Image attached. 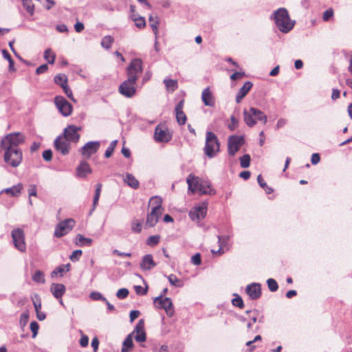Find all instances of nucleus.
<instances>
[{
  "mask_svg": "<svg viewBox=\"0 0 352 352\" xmlns=\"http://www.w3.org/2000/svg\"><path fill=\"white\" fill-rule=\"evenodd\" d=\"M100 147L99 141H90L86 143L80 150L81 154L86 157H89L91 155L97 152Z\"/></svg>",
  "mask_w": 352,
  "mask_h": 352,
  "instance_id": "f3484780",
  "label": "nucleus"
},
{
  "mask_svg": "<svg viewBox=\"0 0 352 352\" xmlns=\"http://www.w3.org/2000/svg\"><path fill=\"white\" fill-rule=\"evenodd\" d=\"M188 190L192 193L198 191L200 195H214L215 190L211 188V184L205 180H201L198 177L190 174L186 178Z\"/></svg>",
  "mask_w": 352,
  "mask_h": 352,
  "instance_id": "7ed1b4c3",
  "label": "nucleus"
},
{
  "mask_svg": "<svg viewBox=\"0 0 352 352\" xmlns=\"http://www.w3.org/2000/svg\"><path fill=\"white\" fill-rule=\"evenodd\" d=\"M30 327L31 331L32 332V338H35L36 336V335L38 334V329H39V325H38V322L36 321L31 322Z\"/></svg>",
  "mask_w": 352,
  "mask_h": 352,
  "instance_id": "864d4df0",
  "label": "nucleus"
},
{
  "mask_svg": "<svg viewBox=\"0 0 352 352\" xmlns=\"http://www.w3.org/2000/svg\"><path fill=\"white\" fill-rule=\"evenodd\" d=\"M246 293L252 300H256L261 296V286L260 283H253L247 285Z\"/></svg>",
  "mask_w": 352,
  "mask_h": 352,
  "instance_id": "6ab92c4d",
  "label": "nucleus"
},
{
  "mask_svg": "<svg viewBox=\"0 0 352 352\" xmlns=\"http://www.w3.org/2000/svg\"><path fill=\"white\" fill-rule=\"evenodd\" d=\"M124 182L133 189H138L140 186L138 180L131 173H126Z\"/></svg>",
  "mask_w": 352,
  "mask_h": 352,
  "instance_id": "a878e982",
  "label": "nucleus"
},
{
  "mask_svg": "<svg viewBox=\"0 0 352 352\" xmlns=\"http://www.w3.org/2000/svg\"><path fill=\"white\" fill-rule=\"evenodd\" d=\"M162 213L161 211H156V207L152 208L151 212L147 214L146 225L148 227L155 226Z\"/></svg>",
  "mask_w": 352,
  "mask_h": 352,
  "instance_id": "aec40b11",
  "label": "nucleus"
},
{
  "mask_svg": "<svg viewBox=\"0 0 352 352\" xmlns=\"http://www.w3.org/2000/svg\"><path fill=\"white\" fill-rule=\"evenodd\" d=\"M149 21L151 22L150 25H151V29H152V30L153 32V34L155 35V38L157 39V38H158V25H159V22L157 20L153 21L152 16H150Z\"/></svg>",
  "mask_w": 352,
  "mask_h": 352,
  "instance_id": "49530a36",
  "label": "nucleus"
},
{
  "mask_svg": "<svg viewBox=\"0 0 352 352\" xmlns=\"http://www.w3.org/2000/svg\"><path fill=\"white\" fill-rule=\"evenodd\" d=\"M208 203L202 202L197 206L193 207L189 212V217L192 221H199L205 218L207 214Z\"/></svg>",
  "mask_w": 352,
  "mask_h": 352,
  "instance_id": "ddd939ff",
  "label": "nucleus"
},
{
  "mask_svg": "<svg viewBox=\"0 0 352 352\" xmlns=\"http://www.w3.org/2000/svg\"><path fill=\"white\" fill-rule=\"evenodd\" d=\"M175 112L177 123L179 125L185 124L187 118L184 112L183 111H177Z\"/></svg>",
  "mask_w": 352,
  "mask_h": 352,
  "instance_id": "79ce46f5",
  "label": "nucleus"
},
{
  "mask_svg": "<svg viewBox=\"0 0 352 352\" xmlns=\"http://www.w3.org/2000/svg\"><path fill=\"white\" fill-rule=\"evenodd\" d=\"M48 69V65L47 64H43L36 69V73L38 75L45 73Z\"/></svg>",
  "mask_w": 352,
  "mask_h": 352,
  "instance_id": "69168bd1",
  "label": "nucleus"
},
{
  "mask_svg": "<svg viewBox=\"0 0 352 352\" xmlns=\"http://www.w3.org/2000/svg\"><path fill=\"white\" fill-rule=\"evenodd\" d=\"M137 81L127 78L123 81L118 87V91L120 94L126 98H132L136 94L135 84Z\"/></svg>",
  "mask_w": 352,
  "mask_h": 352,
  "instance_id": "9d476101",
  "label": "nucleus"
},
{
  "mask_svg": "<svg viewBox=\"0 0 352 352\" xmlns=\"http://www.w3.org/2000/svg\"><path fill=\"white\" fill-rule=\"evenodd\" d=\"M23 6L30 15H33L34 12V6L31 4V0H22Z\"/></svg>",
  "mask_w": 352,
  "mask_h": 352,
  "instance_id": "09e8293b",
  "label": "nucleus"
},
{
  "mask_svg": "<svg viewBox=\"0 0 352 352\" xmlns=\"http://www.w3.org/2000/svg\"><path fill=\"white\" fill-rule=\"evenodd\" d=\"M66 288L62 283H52L50 287V292L56 299H60L65 293Z\"/></svg>",
  "mask_w": 352,
  "mask_h": 352,
  "instance_id": "4be33fe9",
  "label": "nucleus"
},
{
  "mask_svg": "<svg viewBox=\"0 0 352 352\" xmlns=\"http://www.w3.org/2000/svg\"><path fill=\"white\" fill-rule=\"evenodd\" d=\"M131 230L135 233H140L142 231V222L135 219L131 223Z\"/></svg>",
  "mask_w": 352,
  "mask_h": 352,
  "instance_id": "a18cd8bd",
  "label": "nucleus"
},
{
  "mask_svg": "<svg viewBox=\"0 0 352 352\" xmlns=\"http://www.w3.org/2000/svg\"><path fill=\"white\" fill-rule=\"evenodd\" d=\"M270 19L274 21L276 27L283 33H288L295 25V21L290 19L288 11L284 8L274 11L271 15Z\"/></svg>",
  "mask_w": 352,
  "mask_h": 352,
  "instance_id": "f03ea898",
  "label": "nucleus"
},
{
  "mask_svg": "<svg viewBox=\"0 0 352 352\" xmlns=\"http://www.w3.org/2000/svg\"><path fill=\"white\" fill-rule=\"evenodd\" d=\"M93 240L90 238H86L80 234H78L76 236L75 243L78 246H90Z\"/></svg>",
  "mask_w": 352,
  "mask_h": 352,
  "instance_id": "cd10ccee",
  "label": "nucleus"
},
{
  "mask_svg": "<svg viewBox=\"0 0 352 352\" xmlns=\"http://www.w3.org/2000/svg\"><path fill=\"white\" fill-rule=\"evenodd\" d=\"M160 240V236L159 235H153L149 236L146 240V243L149 246H155L159 243Z\"/></svg>",
  "mask_w": 352,
  "mask_h": 352,
  "instance_id": "8fccbe9b",
  "label": "nucleus"
},
{
  "mask_svg": "<svg viewBox=\"0 0 352 352\" xmlns=\"http://www.w3.org/2000/svg\"><path fill=\"white\" fill-rule=\"evenodd\" d=\"M89 297L93 300L107 301V298L99 292H92L89 294Z\"/></svg>",
  "mask_w": 352,
  "mask_h": 352,
  "instance_id": "de8ad7c7",
  "label": "nucleus"
},
{
  "mask_svg": "<svg viewBox=\"0 0 352 352\" xmlns=\"http://www.w3.org/2000/svg\"><path fill=\"white\" fill-rule=\"evenodd\" d=\"M220 151V143L217 135L212 131H207L204 148L205 155L210 159L216 156Z\"/></svg>",
  "mask_w": 352,
  "mask_h": 352,
  "instance_id": "39448f33",
  "label": "nucleus"
},
{
  "mask_svg": "<svg viewBox=\"0 0 352 352\" xmlns=\"http://www.w3.org/2000/svg\"><path fill=\"white\" fill-rule=\"evenodd\" d=\"M218 238V244L219 247H224L226 250H228L229 247V240H230V236L228 235H223L217 236Z\"/></svg>",
  "mask_w": 352,
  "mask_h": 352,
  "instance_id": "f704fd0d",
  "label": "nucleus"
},
{
  "mask_svg": "<svg viewBox=\"0 0 352 352\" xmlns=\"http://www.w3.org/2000/svg\"><path fill=\"white\" fill-rule=\"evenodd\" d=\"M234 296L235 297L232 300V305L234 307H237L240 309L243 308L244 303H243V300L242 298L237 294H234Z\"/></svg>",
  "mask_w": 352,
  "mask_h": 352,
  "instance_id": "37998d69",
  "label": "nucleus"
},
{
  "mask_svg": "<svg viewBox=\"0 0 352 352\" xmlns=\"http://www.w3.org/2000/svg\"><path fill=\"white\" fill-rule=\"evenodd\" d=\"M129 290L126 288H122L118 290L116 292V296L119 299H124L129 295Z\"/></svg>",
  "mask_w": 352,
  "mask_h": 352,
  "instance_id": "603ef678",
  "label": "nucleus"
},
{
  "mask_svg": "<svg viewBox=\"0 0 352 352\" xmlns=\"http://www.w3.org/2000/svg\"><path fill=\"white\" fill-rule=\"evenodd\" d=\"M35 300H33V305L35 309V311H39L41 308V300L38 295H35Z\"/></svg>",
  "mask_w": 352,
  "mask_h": 352,
  "instance_id": "bf43d9fd",
  "label": "nucleus"
},
{
  "mask_svg": "<svg viewBox=\"0 0 352 352\" xmlns=\"http://www.w3.org/2000/svg\"><path fill=\"white\" fill-rule=\"evenodd\" d=\"M243 120L249 127H253L258 122L266 124L267 116L261 110L256 107H250L249 109H244L243 111Z\"/></svg>",
  "mask_w": 352,
  "mask_h": 352,
  "instance_id": "20e7f679",
  "label": "nucleus"
},
{
  "mask_svg": "<svg viewBox=\"0 0 352 352\" xmlns=\"http://www.w3.org/2000/svg\"><path fill=\"white\" fill-rule=\"evenodd\" d=\"M164 83L166 86V89L168 91L173 92L175 91L178 87V83L176 80H172V79H164Z\"/></svg>",
  "mask_w": 352,
  "mask_h": 352,
  "instance_id": "2f4dec72",
  "label": "nucleus"
},
{
  "mask_svg": "<svg viewBox=\"0 0 352 352\" xmlns=\"http://www.w3.org/2000/svg\"><path fill=\"white\" fill-rule=\"evenodd\" d=\"M191 262L192 264H194L195 265H200L201 263V254L199 253H197L195 254H194L192 257H191Z\"/></svg>",
  "mask_w": 352,
  "mask_h": 352,
  "instance_id": "6e6d98bb",
  "label": "nucleus"
},
{
  "mask_svg": "<svg viewBox=\"0 0 352 352\" xmlns=\"http://www.w3.org/2000/svg\"><path fill=\"white\" fill-rule=\"evenodd\" d=\"M89 344V338L85 335H82L80 339V344L82 347H86Z\"/></svg>",
  "mask_w": 352,
  "mask_h": 352,
  "instance_id": "774afa93",
  "label": "nucleus"
},
{
  "mask_svg": "<svg viewBox=\"0 0 352 352\" xmlns=\"http://www.w3.org/2000/svg\"><path fill=\"white\" fill-rule=\"evenodd\" d=\"M201 100L206 106L212 107L215 104L214 96L209 87H206L203 90L201 94Z\"/></svg>",
  "mask_w": 352,
  "mask_h": 352,
  "instance_id": "412c9836",
  "label": "nucleus"
},
{
  "mask_svg": "<svg viewBox=\"0 0 352 352\" xmlns=\"http://www.w3.org/2000/svg\"><path fill=\"white\" fill-rule=\"evenodd\" d=\"M102 187V185L100 183L97 184L96 186V190H95V194H94V200H93V208L91 210L89 214H91L92 212L95 210V208H96V206L98 204V200H99V198L100 196Z\"/></svg>",
  "mask_w": 352,
  "mask_h": 352,
  "instance_id": "c756f323",
  "label": "nucleus"
},
{
  "mask_svg": "<svg viewBox=\"0 0 352 352\" xmlns=\"http://www.w3.org/2000/svg\"><path fill=\"white\" fill-rule=\"evenodd\" d=\"M54 103L59 112L65 117L69 116L72 112V105L61 96L54 98Z\"/></svg>",
  "mask_w": 352,
  "mask_h": 352,
  "instance_id": "f8f14e48",
  "label": "nucleus"
},
{
  "mask_svg": "<svg viewBox=\"0 0 352 352\" xmlns=\"http://www.w3.org/2000/svg\"><path fill=\"white\" fill-rule=\"evenodd\" d=\"M133 346L131 334L127 336L123 342V346L121 349V352H128L129 349L132 348Z\"/></svg>",
  "mask_w": 352,
  "mask_h": 352,
  "instance_id": "c9c22d12",
  "label": "nucleus"
},
{
  "mask_svg": "<svg viewBox=\"0 0 352 352\" xmlns=\"http://www.w3.org/2000/svg\"><path fill=\"white\" fill-rule=\"evenodd\" d=\"M42 156L45 161H51L52 158V151L50 149L45 150L43 152Z\"/></svg>",
  "mask_w": 352,
  "mask_h": 352,
  "instance_id": "680f3d73",
  "label": "nucleus"
},
{
  "mask_svg": "<svg viewBox=\"0 0 352 352\" xmlns=\"http://www.w3.org/2000/svg\"><path fill=\"white\" fill-rule=\"evenodd\" d=\"M153 302L157 309H164L169 317L174 314L173 304L170 298L163 297V294H160L154 298Z\"/></svg>",
  "mask_w": 352,
  "mask_h": 352,
  "instance_id": "0eeeda50",
  "label": "nucleus"
},
{
  "mask_svg": "<svg viewBox=\"0 0 352 352\" xmlns=\"http://www.w3.org/2000/svg\"><path fill=\"white\" fill-rule=\"evenodd\" d=\"M154 139L157 142H168L172 139V135L166 127L157 125L155 129Z\"/></svg>",
  "mask_w": 352,
  "mask_h": 352,
  "instance_id": "2eb2a0df",
  "label": "nucleus"
},
{
  "mask_svg": "<svg viewBox=\"0 0 352 352\" xmlns=\"http://www.w3.org/2000/svg\"><path fill=\"white\" fill-rule=\"evenodd\" d=\"M253 84L250 81H247L244 83L242 87L240 88L236 96V102L240 103L242 99L248 94Z\"/></svg>",
  "mask_w": 352,
  "mask_h": 352,
  "instance_id": "5701e85b",
  "label": "nucleus"
},
{
  "mask_svg": "<svg viewBox=\"0 0 352 352\" xmlns=\"http://www.w3.org/2000/svg\"><path fill=\"white\" fill-rule=\"evenodd\" d=\"M28 191V195L30 197L32 196H34V197L37 196V189H36V185H34V184L30 185Z\"/></svg>",
  "mask_w": 352,
  "mask_h": 352,
  "instance_id": "052dcab7",
  "label": "nucleus"
},
{
  "mask_svg": "<svg viewBox=\"0 0 352 352\" xmlns=\"http://www.w3.org/2000/svg\"><path fill=\"white\" fill-rule=\"evenodd\" d=\"M167 277L170 284L177 287H182L183 286V282L182 280L177 278L175 274H170L169 276L165 275Z\"/></svg>",
  "mask_w": 352,
  "mask_h": 352,
  "instance_id": "72a5a7b5",
  "label": "nucleus"
},
{
  "mask_svg": "<svg viewBox=\"0 0 352 352\" xmlns=\"http://www.w3.org/2000/svg\"><path fill=\"white\" fill-rule=\"evenodd\" d=\"M257 182L259 186L265 191L267 194H271L273 192V189L267 186L261 175H258Z\"/></svg>",
  "mask_w": 352,
  "mask_h": 352,
  "instance_id": "e433bc0d",
  "label": "nucleus"
},
{
  "mask_svg": "<svg viewBox=\"0 0 352 352\" xmlns=\"http://www.w3.org/2000/svg\"><path fill=\"white\" fill-rule=\"evenodd\" d=\"M23 188V186L21 184H18L14 185L10 188L3 189L1 192H6L9 194L13 197H18L21 194V191Z\"/></svg>",
  "mask_w": 352,
  "mask_h": 352,
  "instance_id": "bb28decb",
  "label": "nucleus"
},
{
  "mask_svg": "<svg viewBox=\"0 0 352 352\" xmlns=\"http://www.w3.org/2000/svg\"><path fill=\"white\" fill-rule=\"evenodd\" d=\"M267 284L270 291L272 292H276L278 289V285L276 280L274 278H268L267 280Z\"/></svg>",
  "mask_w": 352,
  "mask_h": 352,
  "instance_id": "c03bdc74",
  "label": "nucleus"
},
{
  "mask_svg": "<svg viewBox=\"0 0 352 352\" xmlns=\"http://www.w3.org/2000/svg\"><path fill=\"white\" fill-rule=\"evenodd\" d=\"M63 89V91L64 93L67 95V96L71 99L73 101H76L75 99L73 97V94H72V89L69 88V87L68 85L67 86H65L63 88H62Z\"/></svg>",
  "mask_w": 352,
  "mask_h": 352,
  "instance_id": "0e129e2a",
  "label": "nucleus"
},
{
  "mask_svg": "<svg viewBox=\"0 0 352 352\" xmlns=\"http://www.w3.org/2000/svg\"><path fill=\"white\" fill-rule=\"evenodd\" d=\"M32 280L38 283H45V279L43 272L41 270L36 271L32 275Z\"/></svg>",
  "mask_w": 352,
  "mask_h": 352,
  "instance_id": "58836bf2",
  "label": "nucleus"
},
{
  "mask_svg": "<svg viewBox=\"0 0 352 352\" xmlns=\"http://www.w3.org/2000/svg\"><path fill=\"white\" fill-rule=\"evenodd\" d=\"M113 41L114 39L111 36H105L101 41V45L103 48L108 50L111 47Z\"/></svg>",
  "mask_w": 352,
  "mask_h": 352,
  "instance_id": "4c0bfd02",
  "label": "nucleus"
},
{
  "mask_svg": "<svg viewBox=\"0 0 352 352\" xmlns=\"http://www.w3.org/2000/svg\"><path fill=\"white\" fill-rule=\"evenodd\" d=\"M11 236L14 246L21 252H25L27 249L25 233L21 228H14L11 232Z\"/></svg>",
  "mask_w": 352,
  "mask_h": 352,
  "instance_id": "6e6552de",
  "label": "nucleus"
},
{
  "mask_svg": "<svg viewBox=\"0 0 352 352\" xmlns=\"http://www.w3.org/2000/svg\"><path fill=\"white\" fill-rule=\"evenodd\" d=\"M69 268H70V264H69V263L67 265H61L58 266V267H56L54 270H53L51 276H52V277H54L55 276H57L58 274H60V276H63V274L65 272H68L69 270Z\"/></svg>",
  "mask_w": 352,
  "mask_h": 352,
  "instance_id": "7c9ffc66",
  "label": "nucleus"
},
{
  "mask_svg": "<svg viewBox=\"0 0 352 352\" xmlns=\"http://www.w3.org/2000/svg\"><path fill=\"white\" fill-rule=\"evenodd\" d=\"M156 266L151 254H146L143 256L140 263V267L143 270H150Z\"/></svg>",
  "mask_w": 352,
  "mask_h": 352,
  "instance_id": "b1692460",
  "label": "nucleus"
},
{
  "mask_svg": "<svg viewBox=\"0 0 352 352\" xmlns=\"http://www.w3.org/2000/svg\"><path fill=\"white\" fill-rule=\"evenodd\" d=\"M143 71V63L140 58H133L126 68L128 78L137 81Z\"/></svg>",
  "mask_w": 352,
  "mask_h": 352,
  "instance_id": "423d86ee",
  "label": "nucleus"
},
{
  "mask_svg": "<svg viewBox=\"0 0 352 352\" xmlns=\"http://www.w3.org/2000/svg\"><path fill=\"white\" fill-rule=\"evenodd\" d=\"M230 124H228V129L230 131H234L238 126L239 120L234 116H232L230 118Z\"/></svg>",
  "mask_w": 352,
  "mask_h": 352,
  "instance_id": "4d7b16f0",
  "label": "nucleus"
},
{
  "mask_svg": "<svg viewBox=\"0 0 352 352\" xmlns=\"http://www.w3.org/2000/svg\"><path fill=\"white\" fill-rule=\"evenodd\" d=\"M162 199L159 196H153L149 200V206L152 208L156 207V211L163 212Z\"/></svg>",
  "mask_w": 352,
  "mask_h": 352,
  "instance_id": "c85d7f7f",
  "label": "nucleus"
},
{
  "mask_svg": "<svg viewBox=\"0 0 352 352\" xmlns=\"http://www.w3.org/2000/svg\"><path fill=\"white\" fill-rule=\"evenodd\" d=\"M132 334H134L135 341L138 342H143L146 341V336L144 331V321L143 319L138 321Z\"/></svg>",
  "mask_w": 352,
  "mask_h": 352,
  "instance_id": "a211bd4d",
  "label": "nucleus"
},
{
  "mask_svg": "<svg viewBox=\"0 0 352 352\" xmlns=\"http://www.w3.org/2000/svg\"><path fill=\"white\" fill-rule=\"evenodd\" d=\"M245 76L244 72H236L231 75L230 78L233 80L242 78Z\"/></svg>",
  "mask_w": 352,
  "mask_h": 352,
  "instance_id": "338daca9",
  "label": "nucleus"
},
{
  "mask_svg": "<svg viewBox=\"0 0 352 352\" xmlns=\"http://www.w3.org/2000/svg\"><path fill=\"white\" fill-rule=\"evenodd\" d=\"M82 252L81 250H74L72 254L69 256V259L72 262H76L79 261L80 256H82Z\"/></svg>",
  "mask_w": 352,
  "mask_h": 352,
  "instance_id": "3c124183",
  "label": "nucleus"
},
{
  "mask_svg": "<svg viewBox=\"0 0 352 352\" xmlns=\"http://www.w3.org/2000/svg\"><path fill=\"white\" fill-rule=\"evenodd\" d=\"M80 127L75 125H69L64 129L63 137L65 138L69 142L77 143L80 139V134L78 133Z\"/></svg>",
  "mask_w": 352,
  "mask_h": 352,
  "instance_id": "dca6fc26",
  "label": "nucleus"
},
{
  "mask_svg": "<svg viewBox=\"0 0 352 352\" xmlns=\"http://www.w3.org/2000/svg\"><path fill=\"white\" fill-rule=\"evenodd\" d=\"M25 142V135L19 132L6 135L1 141L4 150L3 160L12 167H17L23 160V153L19 146Z\"/></svg>",
  "mask_w": 352,
  "mask_h": 352,
  "instance_id": "f257e3e1",
  "label": "nucleus"
},
{
  "mask_svg": "<svg viewBox=\"0 0 352 352\" xmlns=\"http://www.w3.org/2000/svg\"><path fill=\"white\" fill-rule=\"evenodd\" d=\"M134 289L138 295H145L147 293L148 287L146 286L145 288H143L140 285H135L134 286Z\"/></svg>",
  "mask_w": 352,
  "mask_h": 352,
  "instance_id": "13d9d810",
  "label": "nucleus"
},
{
  "mask_svg": "<svg viewBox=\"0 0 352 352\" xmlns=\"http://www.w3.org/2000/svg\"><path fill=\"white\" fill-rule=\"evenodd\" d=\"M333 15V11L332 9H328L325 10L323 13L322 19L324 21H327L330 18H331Z\"/></svg>",
  "mask_w": 352,
  "mask_h": 352,
  "instance_id": "e2e57ef3",
  "label": "nucleus"
},
{
  "mask_svg": "<svg viewBox=\"0 0 352 352\" xmlns=\"http://www.w3.org/2000/svg\"><path fill=\"white\" fill-rule=\"evenodd\" d=\"M56 55L52 51L51 49H47L44 52V58L47 61L49 64H53L54 63Z\"/></svg>",
  "mask_w": 352,
  "mask_h": 352,
  "instance_id": "ea45409f",
  "label": "nucleus"
},
{
  "mask_svg": "<svg viewBox=\"0 0 352 352\" xmlns=\"http://www.w3.org/2000/svg\"><path fill=\"white\" fill-rule=\"evenodd\" d=\"M135 26L138 28H143L146 25V21L143 17L134 18Z\"/></svg>",
  "mask_w": 352,
  "mask_h": 352,
  "instance_id": "5fc2aeb1",
  "label": "nucleus"
},
{
  "mask_svg": "<svg viewBox=\"0 0 352 352\" xmlns=\"http://www.w3.org/2000/svg\"><path fill=\"white\" fill-rule=\"evenodd\" d=\"M244 138L242 135H231L228 140V152L230 156H234L244 144Z\"/></svg>",
  "mask_w": 352,
  "mask_h": 352,
  "instance_id": "9b49d317",
  "label": "nucleus"
},
{
  "mask_svg": "<svg viewBox=\"0 0 352 352\" xmlns=\"http://www.w3.org/2000/svg\"><path fill=\"white\" fill-rule=\"evenodd\" d=\"M54 82L63 88L67 85V77L65 74H58L54 77Z\"/></svg>",
  "mask_w": 352,
  "mask_h": 352,
  "instance_id": "473e14b6",
  "label": "nucleus"
},
{
  "mask_svg": "<svg viewBox=\"0 0 352 352\" xmlns=\"http://www.w3.org/2000/svg\"><path fill=\"white\" fill-rule=\"evenodd\" d=\"M240 165L242 168H248L250 165L251 157L249 154H245L239 158Z\"/></svg>",
  "mask_w": 352,
  "mask_h": 352,
  "instance_id": "a19ab883",
  "label": "nucleus"
},
{
  "mask_svg": "<svg viewBox=\"0 0 352 352\" xmlns=\"http://www.w3.org/2000/svg\"><path fill=\"white\" fill-rule=\"evenodd\" d=\"M91 173V168L87 162L82 161L76 168V176L79 177H86Z\"/></svg>",
  "mask_w": 352,
  "mask_h": 352,
  "instance_id": "393cba45",
  "label": "nucleus"
},
{
  "mask_svg": "<svg viewBox=\"0 0 352 352\" xmlns=\"http://www.w3.org/2000/svg\"><path fill=\"white\" fill-rule=\"evenodd\" d=\"M54 146L56 151L63 155H68L71 150V142H69L62 135H58L54 142Z\"/></svg>",
  "mask_w": 352,
  "mask_h": 352,
  "instance_id": "4468645a",
  "label": "nucleus"
},
{
  "mask_svg": "<svg viewBox=\"0 0 352 352\" xmlns=\"http://www.w3.org/2000/svg\"><path fill=\"white\" fill-rule=\"evenodd\" d=\"M74 226L75 221L73 219H65L56 226L54 236L57 238L63 237L68 234Z\"/></svg>",
  "mask_w": 352,
  "mask_h": 352,
  "instance_id": "1a4fd4ad",
  "label": "nucleus"
}]
</instances>
